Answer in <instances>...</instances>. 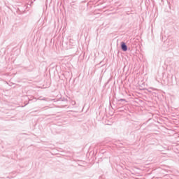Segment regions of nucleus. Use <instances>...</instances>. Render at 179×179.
I'll list each match as a JSON object with an SVG mask.
<instances>
[{
	"instance_id": "nucleus-1",
	"label": "nucleus",
	"mask_w": 179,
	"mask_h": 179,
	"mask_svg": "<svg viewBox=\"0 0 179 179\" xmlns=\"http://www.w3.org/2000/svg\"><path fill=\"white\" fill-rule=\"evenodd\" d=\"M122 50L123 51H127V45H125V43H122Z\"/></svg>"
}]
</instances>
